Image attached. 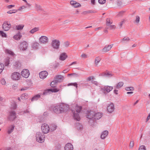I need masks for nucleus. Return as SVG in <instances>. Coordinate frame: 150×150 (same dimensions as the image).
I'll return each instance as SVG.
<instances>
[{"label": "nucleus", "instance_id": "obj_1", "mask_svg": "<svg viewBox=\"0 0 150 150\" xmlns=\"http://www.w3.org/2000/svg\"><path fill=\"white\" fill-rule=\"evenodd\" d=\"M81 109V107L78 106H76L75 108L76 111L72 110L73 114L74 119L77 121H79L80 120L79 113Z\"/></svg>", "mask_w": 150, "mask_h": 150}, {"label": "nucleus", "instance_id": "obj_2", "mask_svg": "<svg viewBox=\"0 0 150 150\" xmlns=\"http://www.w3.org/2000/svg\"><path fill=\"white\" fill-rule=\"evenodd\" d=\"M36 140L39 143L43 142L45 141V136L43 133L40 132H37L36 135Z\"/></svg>", "mask_w": 150, "mask_h": 150}, {"label": "nucleus", "instance_id": "obj_3", "mask_svg": "<svg viewBox=\"0 0 150 150\" xmlns=\"http://www.w3.org/2000/svg\"><path fill=\"white\" fill-rule=\"evenodd\" d=\"M51 45L54 49H58L60 45V42L57 39H54L52 40Z\"/></svg>", "mask_w": 150, "mask_h": 150}, {"label": "nucleus", "instance_id": "obj_4", "mask_svg": "<svg viewBox=\"0 0 150 150\" xmlns=\"http://www.w3.org/2000/svg\"><path fill=\"white\" fill-rule=\"evenodd\" d=\"M21 77V74L18 72H14L11 75V78L12 80L16 81L19 80Z\"/></svg>", "mask_w": 150, "mask_h": 150}, {"label": "nucleus", "instance_id": "obj_5", "mask_svg": "<svg viewBox=\"0 0 150 150\" xmlns=\"http://www.w3.org/2000/svg\"><path fill=\"white\" fill-rule=\"evenodd\" d=\"M39 42L40 44H45L48 42V37L45 36H42L39 40Z\"/></svg>", "mask_w": 150, "mask_h": 150}, {"label": "nucleus", "instance_id": "obj_6", "mask_svg": "<svg viewBox=\"0 0 150 150\" xmlns=\"http://www.w3.org/2000/svg\"><path fill=\"white\" fill-rule=\"evenodd\" d=\"M41 129L44 133L46 134L48 133L50 129L49 125L45 123L43 124L41 126Z\"/></svg>", "mask_w": 150, "mask_h": 150}, {"label": "nucleus", "instance_id": "obj_7", "mask_svg": "<svg viewBox=\"0 0 150 150\" xmlns=\"http://www.w3.org/2000/svg\"><path fill=\"white\" fill-rule=\"evenodd\" d=\"M61 113L63 112L67 111L69 109V106L68 105L62 104L59 105Z\"/></svg>", "mask_w": 150, "mask_h": 150}, {"label": "nucleus", "instance_id": "obj_8", "mask_svg": "<svg viewBox=\"0 0 150 150\" xmlns=\"http://www.w3.org/2000/svg\"><path fill=\"white\" fill-rule=\"evenodd\" d=\"M16 113L15 111H12L10 112L8 117V118L10 121H13L16 118Z\"/></svg>", "mask_w": 150, "mask_h": 150}, {"label": "nucleus", "instance_id": "obj_9", "mask_svg": "<svg viewBox=\"0 0 150 150\" xmlns=\"http://www.w3.org/2000/svg\"><path fill=\"white\" fill-rule=\"evenodd\" d=\"M115 109V105L114 104L112 103H111L108 104L107 107V110L108 112L110 113H112Z\"/></svg>", "mask_w": 150, "mask_h": 150}, {"label": "nucleus", "instance_id": "obj_10", "mask_svg": "<svg viewBox=\"0 0 150 150\" xmlns=\"http://www.w3.org/2000/svg\"><path fill=\"white\" fill-rule=\"evenodd\" d=\"M59 89H58L56 88H54L52 89H49L46 90H45L44 91L43 93V95H45L49 93L50 92H57L59 91Z\"/></svg>", "mask_w": 150, "mask_h": 150}, {"label": "nucleus", "instance_id": "obj_11", "mask_svg": "<svg viewBox=\"0 0 150 150\" xmlns=\"http://www.w3.org/2000/svg\"><path fill=\"white\" fill-rule=\"evenodd\" d=\"M22 76L26 78H28L30 75L29 71L26 69H23L21 72Z\"/></svg>", "mask_w": 150, "mask_h": 150}, {"label": "nucleus", "instance_id": "obj_12", "mask_svg": "<svg viewBox=\"0 0 150 150\" xmlns=\"http://www.w3.org/2000/svg\"><path fill=\"white\" fill-rule=\"evenodd\" d=\"M10 28L11 24L7 22H5L3 25V28L5 31L8 30Z\"/></svg>", "mask_w": 150, "mask_h": 150}, {"label": "nucleus", "instance_id": "obj_13", "mask_svg": "<svg viewBox=\"0 0 150 150\" xmlns=\"http://www.w3.org/2000/svg\"><path fill=\"white\" fill-rule=\"evenodd\" d=\"M28 47V43L25 41H23L20 45V49L22 50H26Z\"/></svg>", "mask_w": 150, "mask_h": 150}, {"label": "nucleus", "instance_id": "obj_14", "mask_svg": "<svg viewBox=\"0 0 150 150\" xmlns=\"http://www.w3.org/2000/svg\"><path fill=\"white\" fill-rule=\"evenodd\" d=\"M70 4L72 6L75 8L79 7L81 6L80 4L74 0L71 1Z\"/></svg>", "mask_w": 150, "mask_h": 150}, {"label": "nucleus", "instance_id": "obj_15", "mask_svg": "<svg viewBox=\"0 0 150 150\" xmlns=\"http://www.w3.org/2000/svg\"><path fill=\"white\" fill-rule=\"evenodd\" d=\"M48 75L47 72L43 71L41 72L39 74L40 78L42 79L45 78Z\"/></svg>", "mask_w": 150, "mask_h": 150}, {"label": "nucleus", "instance_id": "obj_16", "mask_svg": "<svg viewBox=\"0 0 150 150\" xmlns=\"http://www.w3.org/2000/svg\"><path fill=\"white\" fill-rule=\"evenodd\" d=\"M67 54L64 52L61 53L60 55L59 59L62 61H64L67 57Z\"/></svg>", "mask_w": 150, "mask_h": 150}, {"label": "nucleus", "instance_id": "obj_17", "mask_svg": "<svg viewBox=\"0 0 150 150\" xmlns=\"http://www.w3.org/2000/svg\"><path fill=\"white\" fill-rule=\"evenodd\" d=\"M95 113L94 112L90 111L88 114V118L89 119H92L93 120Z\"/></svg>", "mask_w": 150, "mask_h": 150}, {"label": "nucleus", "instance_id": "obj_18", "mask_svg": "<svg viewBox=\"0 0 150 150\" xmlns=\"http://www.w3.org/2000/svg\"><path fill=\"white\" fill-rule=\"evenodd\" d=\"M64 149L65 150H73V147L71 144L68 143L65 145Z\"/></svg>", "mask_w": 150, "mask_h": 150}, {"label": "nucleus", "instance_id": "obj_19", "mask_svg": "<svg viewBox=\"0 0 150 150\" xmlns=\"http://www.w3.org/2000/svg\"><path fill=\"white\" fill-rule=\"evenodd\" d=\"M108 132L107 130H105L103 132L100 136V138L102 139H104L108 135Z\"/></svg>", "mask_w": 150, "mask_h": 150}, {"label": "nucleus", "instance_id": "obj_20", "mask_svg": "<svg viewBox=\"0 0 150 150\" xmlns=\"http://www.w3.org/2000/svg\"><path fill=\"white\" fill-rule=\"evenodd\" d=\"M112 47V46L111 45H108L104 47L102 49V52H108L111 50Z\"/></svg>", "mask_w": 150, "mask_h": 150}, {"label": "nucleus", "instance_id": "obj_21", "mask_svg": "<svg viewBox=\"0 0 150 150\" xmlns=\"http://www.w3.org/2000/svg\"><path fill=\"white\" fill-rule=\"evenodd\" d=\"M64 79V77L61 75H56L55 77L57 81L59 82H61Z\"/></svg>", "mask_w": 150, "mask_h": 150}, {"label": "nucleus", "instance_id": "obj_22", "mask_svg": "<svg viewBox=\"0 0 150 150\" xmlns=\"http://www.w3.org/2000/svg\"><path fill=\"white\" fill-rule=\"evenodd\" d=\"M113 89L112 86H105L104 88V91H106L107 93H109Z\"/></svg>", "mask_w": 150, "mask_h": 150}, {"label": "nucleus", "instance_id": "obj_23", "mask_svg": "<svg viewBox=\"0 0 150 150\" xmlns=\"http://www.w3.org/2000/svg\"><path fill=\"white\" fill-rule=\"evenodd\" d=\"M102 116V115L101 113H95L93 120H98L100 119Z\"/></svg>", "mask_w": 150, "mask_h": 150}, {"label": "nucleus", "instance_id": "obj_24", "mask_svg": "<svg viewBox=\"0 0 150 150\" xmlns=\"http://www.w3.org/2000/svg\"><path fill=\"white\" fill-rule=\"evenodd\" d=\"M54 111L57 114L61 113V111L59 108V105L55 106L53 108Z\"/></svg>", "mask_w": 150, "mask_h": 150}, {"label": "nucleus", "instance_id": "obj_25", "mask_svg": "<svg viewBox=\"0 0 150 150\" xmlns=\"http://www.w3.org/2000/svg\"><path fill=\"white\" fill-rule=\"evenodd\" d=\"M22 37L20 32H18L16 35L13 36V38L16 40H19Z\"/></svg>", "mask_w": 150, "mask_h": 150}, {"label": "nucleus", "instance_id": "obj_26", "mask_svg": "<svg viewBox=\"0 0 150 150\" xmlns=\"http://www.w3.org/2000/svg\"><path fill=\"white\" fill-rule=\"evenodd\" d=\"M39 45V44L38 42H34L33 44L32 47L34 49H37L38 48Z\"/></svg>", "mask_w": 150, "mask_h": 150}, {"label": "nucleus", "instance_id": "obj_27", "mask_svg": "<svg viewBox=\"0 0 150 150\" xmlns=\"http://www.w3.org/2000/svg\"><path fill=\"white\" fill-rule=\"evenodd\" d=\"M124 83L122 82H120L117 84L115 86V88L116 89H119L123 85Z\"/></svg>", "mask_w": 150, "mask_h": 150}, {"label": "nucleus", "instance_id": "obj_28", "mask_svg": "<svg viewBox=\"0 0 150 150\" xmlns=\"http://www.w3.org/2000/svg\"><path fill=\"white\" fill-rule=\"evenodd\" d=\"M40 97V95L39 94L35 95L31 99L32 101L38 100Z\"/></svg>", "mask_w": 150, "mask_h": 150}, {"label": "nucleus", "instance_id": "obj_29", "mask_svg": "<svg viewBox=\"0 0 150 150\" xmlns=\"http://www.w3.org/2000/svg\"><path fill=\"white\" fill-rule=\"evenodd\" d=\"M58 82L57 81L56 79L52 82L50 84L51 86L52 87H54L56 86Z\"/></svg>", "mask_w": 150, "mask_h": 150}, {"label": "nucleus", "instance_id": "obj_30", "mask_svg": "<svg viewBox=\"0 0 150 150\" xmlns=\"http://www.w3.org/2000/svg\"><path fill=\"white\" fill-rule=\"evenodd\" d=\"M39 30V29L38 28H35L31 29L29 32L31 34H33L35 32L38 31Z\"/></svg>", "mask_w": 150, "mask_h": 150}, {"label": "nucleus", "instance_id": "obj_31", "mask_svg": "<svg viewBox=\"0 0 150 150\" xmlns=\"http://www.w3.org/2000/svg\"><path fill=\"white\" fill-rule=\"evenodd\" d=\"M101 58L99 57H97L95 58V63L96 65H98V63L101 60Z\"/></svg>", "mask_w": 150, "mask_h": 150}, {"label": "nucleus", "instance_id": "obj_32", "mask_svg": "<svg viewBox=\"0 0 150 150\" xmlns=\"http://www.w3.org/2000/svg\"><path fill=\"white\" fill-rule=\"evenodd\" d=\"M14 128V126L11 125L9 127L8 129V134H10L13 131Z\"/></svg>", "mask_w": 150, "mask_h": 150}, {"label": "nucleus", "instance_id": "obj_33", "mask_svg": "<svg viewBox=\"0 0 150 150\" xmlns=\"http://www.w3.org/2000/svg\"><path fill=\"white\" fill-rule=\"evenodd\" d=\"M76 126L78 129L81 130L83 128L82 125L80 124L79 123H77L76 124Z\"/></svg>", "mask_w": 150, "mask_h": 150}, {"label": "nucleus", "instance_id": "obj_34", "mask_svg": "<svg viewBox=\"0 0 150 150\" xmlns=\"http://www.w3.org/2000/svg\"><path fill=\"white\" fill-rule=\"evenodd\" d=\"M24 25H19L16 26V28L17 30H21L23 29Z\"/></svg>", "mask_w": 150, "mask_h": 150}, {"label": "nucleus", "instance_id": "obj_35", "mask_svg": "<svg viewBox=\"0 0 150 150\" xmlns=\"http://www.w3.org/2000/svg\"><path fill=\"white\" fill-rule=\"evenodd\" d=\"M95 13L94 11H92V10H89L88 11H84L83 13V14L84 15H86L88 13Z\"/></svg>", "mask_w": 150, "mask_h": 150}, {"label": "nucleus", "instance_id": "obj_36", "mask_svg": "<svg viewBox=\"0 0 150 150\" xmlns=\"http://www.w3.org/2000/svg\"><path fill=\"white\" fill-rule=\"evenodd\" d=\"M106 21V24L107 26H110V24H112V21L109 19H107Z\"/></svg>", "mask_w": 150, "mask_h": 150}, {"label": "nucleus", "instance_id": "obj_37", "mask_svg": "<svg viewBox=\"0 0 150 150\" xmlns=\"http://www.w3.org/2000/svg\"><path fill=\"white\" fill-rule=\"evenodd\" d=\"M70 45L69 42L68 41H66L63 44V46L64 47H67Z\"/></svg>", "mask_w": 150, "mask_h": 150}, {"label": "nucleus", "instance_id": "obj_38", "mask_svg": "<svg viewBox=\"0 0 150 150\" xmlns=\"http://www.w3.org/2000/svg\"><path fill=\"white\" fill-rule=\"evenodd\" d=\"M28 94H27L24 93L22 95L21 97V99H24L27 98Z\"/></svg>", "mask_w": 150, "mask_h": 150}, {"label": "nucleus", "instance_id": "obj_39", "mask_svg": "<svg viewBox=\"0 0 150 150\" xmlns=\"http://www.w3.org/2000/svg\"><path fill=\"white\" fill-rule=\"evenodd\" d=\"M26 8V6H20L18 9V11H23L24 9H25Z\"/></svg>", "mask_w": 150, "mask_h": 150}, {"label": "nucleus", "instance_id": "obj_40", "mask_svg": "<svg viewBox=\"0 0 150 150\" xmlns=\"http://www.w3.org/2000/svg\"><path fill=\"white\" fill-rule=\"evenodd\" d=\"M134 141H131L129 143V147L130 149H132L134 146Z\"/></svg>", "mask_w": 150, "mask_h": 150}, {"label": "nucleus", "instance_id": "obj_41", "mask_svg": "<svg viewBox=\"0 0 150 150\" xmlns=\"http://www.w3.org/2000/svg\"><path fill=\"white\" fill-rule=\"evenodd\" d=\"M125 90L127 91H133L134 90V88L132 87H126L125 88Z\"/></svg>", "mask_w": 150, "mask_h": 150}, {"label": "nucleus", "instance_id": "obj_42", "mask_svg": "<svg viewBox=\"0 0 150 150\" xmlns=\"http://www.w3.org/2000/svg\"><path fill=\"white\" fill-rule=\"evenodd\" d=\"M6 53L9 54H11L12 55H14L13 53L11 51L8 50H6Z\"/></svg>", "mask_w": 150, "mask_h": 150}, {"label": "nucleus", "instance_id": "obj_43", "mask_svg": "<svg viewBox=\"0 0 150 150\" xmlns=\"http://www.w3.org/2000/svg\"><path fill=\"white\" fill-rule=\"evenodd\" d=\"M77 84L76 83H69L68 84L67 86H76V88H77Z\"/></svg>", "mask_w": 150, "mask_h": 150}, {"label": "nucleus", "instance_id": "obj_44", "mask_svg": "<svg viewBox=\"0 0 150 150\" xmlns=\"http://www.w3.org/2000/svg\"><path fill=\"white\" fill-rule=\"evenodd\" d=\"M16 107V105L15 102L13 103L11 105V108L13 109H15Z\"/></svg>", "mask_w": 150, "mask_h": 150}, {"label": "nucleus", "instance_id": "obj_45", "mask_svg": "<svg viewBox=\"0 0 150 150\" xmlns=\"http://www.w3.org/2000/svg\"><path fill=\"white\" fill-rule=\"evenodd\" d=\"M1 83L3 85H5L6 84V82L5 79L4 78L2 79L1 80Z\"/></svg>", "mask_w": 150, "mask_h": 150}, {"label": "nucleus", "instance_id": "obj_46", "mask_svg": "<svg viewBox=\"0 0 150 150\" xmlns=\"http://www.w3.org/2000/svg\"><path fill=\"white\" fill-rule=\"evenodd\" d=\"M0 34L1 36L3 37H6V35L3 31H0Z\"/></svg>", "mask_w": 150, "mask_h": 150}, {"label": "nucleus", "instance_id": "obj_47", "mask_svg": "<svg viewBox=\"0 0 150 150\" xmlns=\"http://www.w3.org/2000/svg\"><path fill=\"white\" fill-rule=\"evenodd\" d=\"M81 57L82 58L85 59L88 57V55L85 54H83L81 55Z\"/></svg>", "mask_w": 150, "mask_h": 150}, {"label": "nucleus", "instance_id": "obj_48", "mask_svg": "<svg viewBox=\"0 0 150 150\" xmlns=\"http://www.w3.org/2000/svg\"><path fill=\"white\" fill-rule=\"evenodd\" d=\"M108 28H109L110 30L115 29V26L113 25H112V24H110V26H108Z\"/></svg>", "mask_w": 150, "mask_h": 150}, {"label": "nucleus", "instance_id": "obj_49", "mask_svg": "<svg viewBox=\"0 0 150 150\" xmlns=\"http://www.w3.org/2000/svg\"><path fill=\"white\" fill-rule=\"evenodd\" d=\"M139 20H140L139 17L138 16H136V20H135V22L137 23H138L139 21Z\"/></svg>", "mask_w": 150, "mask_h": 150}, {"label": "nucleus", "instance_id": "obj_50", "mask_svg": "<svg viewBox=\"0 0 150 150\" xmlns=\"http://www.w3.org/2000/svg\"><path fill=\"white\" fill-rule=\"evenodd\" d=\"M57 127V126L55 125H53L52 127H51V129L52 131L55 130Z\"/></svg>", "mask_w": 150, "mask_h": 150}, {"label": "nucleus", "instance_id": "obj_51", "mask_svg": "<svg viewBox=\"0 0 150 150\" xmlns=\"http://www.w3.org/2000/svg\"><path fill=\"white\" fill-rule=\"evenodd\" d=\"M139 150H145V146H140L139 148Z\"/></svg>", "mask_w": 150, "mask_h": 150}, {"label": "nucleus", "instance_id": "obj_52", "mask_svg": "<svg viewBox=\"0 0 150 150\" xmlns=\"http://www.w3.org/2000/svg\"><path fill=\"white\" fill-rule=\"evenodd\" d=\"M105 0H98L99 3L101 4H103L105 3Z\"/></svg>", "mask_w": 150, "mask_h": 150}, {"label": "nucleus", "instance_id": "obj_53", "mask_svg": "<svg viewBox=\"0 0 150 150\" xmlns=\"http://www.w3.org/2000/svg\"><path fill=\"white\" fill-rule=\"evenodd\" d=\"M14 12H12V10H10L7 11V13L8 14H12L13 13H15L17 12V11H14Z\"/></svg>", "mask_w": 150, "mask_h": 150}, {"label": "nucleus", "instance_id": "obj_54", "mask_svg": "<svg viewBox=\"0 0 150 150\" xmlns=\"http://www.w3.org/2000/svg\"><path fill=\"white\" fill-rule=\"evenodd\" d=\"M94 79V77L93 76H90L89 77H88L87 78V80L88 81H90L91 80L93 79Z\"/></svg>", "mask_w": 150, "mask_h": 150}, {"label": "nucleus", "instance_id": "obj_55", "mask_svg": "<svg viewBox=\"0 0 150 150\" xmlns=\"http://www.w3.org/2000/svg\"><path fill=\"white\" fill-rule=\"evenodd\" d=\"M78 63L77 61L74 62L72 63L71 64H70L71 65H78Z\"/></svg>", "mask_w": 150, "mask_h": 150}, {"label": "nucleus", "instance_id": "obj_56", "mask_svg": "<svg viewBox=\"0 0 150 150\" xmlns=\"http://www.w3.org/2000/svg\"><path fill=\"white\" fill-rule=\"evenodd\" d=\"M35 7L38 10L40 9L41 8L40 5L37 4H35Z\"/></svg>", "mask_w": 150, "mask_h": 150}, {"label": "nucleus", "instance_id": "obj_57", "mask_svg": "<svg viewBox=\"0 0 150 150\" xmlns=\"http://www.w3.org/2000/svg\"><path fill=\"white\" fill-rule=\"evenodd\" d=\"M123 41H129V38L127 37H125L122 39Z\"/></svg>", "mask_w": 150, "mask_h": 150}, {"label": "nucleus", "instance_id": "obj_58", "mask_svg": "<svg viewBox=\"0 0 150 150\" xmlns=\"http://www.w3.org/2000/svg\"><path fill=\"white\" fill-rule=\"evenodd\" d=\"M14 5H11L7 6V8L8 9H10L12 7H14Z\"/></svg>", "mask_w": 150, "mask_h": 150}, {"label": "nucleus", "instance_id": "obj_59", "mask_svg": "<svg viewBox=\"0 0 150 150\" xmlns=\"http://www.w3.org/2000/svg\"><path fill=\"white\" fill-rule=\"evenodd\" d=\"M91 81L92 83H93L94 84L96 85H97L98 84V82L97 81H94L93 80H92Z\"/></svg>", "mask_w": 150, "mask_h": 150}, {"label": "nucleus", "instance_id": "obj_60", "mask_svg": "<svg viewBox=\"0 0 150 150\" xmlns=\"http://www.w3.org/2000/svg\"><path fill=\"white\" fill-rule=\"evenodd\" d=\"M4 68V66H0V73L2 72Z\"/></svg>", "mask_w": 150, "mask_h": 150}, {"label": "nucleus", "instance_id": "obj_61", "mask_svg": "<svg viewBox=\"0 0 150 150\" xmlns=\"http://www.w3.org/2000/svg\"><path fill=\"white\" fill-rule=\"evenodd\" d=\"M69 71V69H68L64 70L63 71V72L64 73H66L67 72Z\"/></svg>", "mask_w": 150, "mask_h": 150}, {"label": "nucleus", "instance_id": "obj_62", "mask_svg": "<svg viewBox=\"0 0 150 150\" xmlns=\"http://www.w3.org/2000/svg\"><path fill=\"white\" fill-rule=\"evenodd\" d=\"M150 113H149V115H148V117L147 118L146 122H147L150 119Z\"/></svg>", "mask_w": 150, "mask_h": 150}, {"label": "nucleus", "instance_id": "obj_63", "mask_svg": "<svg viewBox=\"0 0 150 150\" xmlns=\"http://www.w3.org/2000/svg\"><path fill=\"white\" fill-rule=\"evenodd\" d=\"M123 21H121L120 22V25H119V27L120 28L122 26V24H123Z\"/></svg>", "mask_w": 150, "mask_h": 150}, {"label": "nucleus", "instance_id": "obj_64", "mask_svg": "<svg viewBox=\"0 0 150 150\" xmlns=\"http://www.w3.org/2000/svg\"><path fill=\"white\" fill-rule=\"evenodd\" d=\"M5 150H11V149L10 147H7L6 148Z\"/></svg>", "mask_w": 150, "mask_h": 150}]
</instances>
